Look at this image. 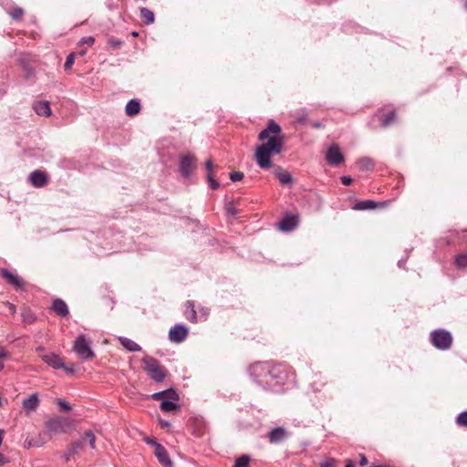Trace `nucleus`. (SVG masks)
Instances as JSON below:
<instances>
[{"mask_svg":"<svg viewBox=\"0 0 467 467\" xmlns=\"http://www.w3.org/2000/svg\"><path fill=\"white\" fill-rule=\"evenodd\" d=\"M176 400L165 399L161 402V410L165 412H172L179 409Z\"/></svg>","mask_w":467,"mask_h":467,"instance_id":"b1692460","label":"nucleus"},{"mask_svg":"<svg viewBox=\"0 0 467 467\" xmlns=\"http://www.w3.org/2000/svg\"><path fill=\"white\" fill-rule=\"evenodd\" d=\"M144 441L148 444L153 445L155 448L157 447V445H161L156 440L149 438V437L145 438Z\"/></svg>","mask_w":467,"mask_h":467,"instance_id":"a18cd8bd","label":"nucleus"},{"mask_svg":"<svg viewBox=\"0 0 467 467\" xmlns=\"http://www.w3.org/2000/svg\"><path fill=\"white\" fill-rule=\"evenodd\" d=\"M154 454L161 465L164 467H172V462L171 461L166 449L161 444L157 445Z\"/></svg>","mask_w":467,"mask_h":467,"instance_id":"ddd939ff","label":"nucleus"},{"mask_svg":"<svg viewBox=\"0 0 467 467\" xmlns=\"http://www.w3.org/2000/svg\"><path fill=\"white\" fill-rule=\"evenodd\" d=\"M144 364V370L147 374L156 382H161L166 378L165 368L160 365L159 361L150 356H146L142 358Z\"/></svg>","mask_w":467,"mask_h":467,"instance_id":"7ed1b4c3","label":"nucleus"},{"mask_svg":"<svg viewBox=\"0 0 467 467\" xmlns=\"http://www.w3.org/2000/svg\"><path fill=\"white\" fill-rule=\"evenodd\" d=\"M140 18L146 25H150L154 22V14L152 11L146 7H141L140 9Z\"/></svg>","mask_w":467,"mask_h":467,"instance_id":"a878e982","label":"nucleus"},{"mask_svg":"<svg viewBox=\"0 0 467 467\" xmlns=\"http://www.w3.org/2000/svg\"><path fill=\"white\" fill-rule=\"evenodd\" d=\"M29 181L33 186L40 188L47 182V175L43 171L36 170L30 173Z\"/></svg>","mask_w":467,"mask_h":467,"instance_id":"9b49d317","label":"nucleus"},{"mask_svg":"<svg viewBox=\"0 0 467 467\" xmlns=\"http://www.w3.org/2000/svg\"><path fill=\"white\" fill-rule=\"evenodd\" d=\"M38 406L39 399L37 393L31 394L23 401V409L27 414L36 410Z\"/></svg>","mask_w":467,"mask_h":467,"instance_id":"f3484780","label":"nucleus"},{"mask_svg":"<svg viewBox=\"0 0 467 467\" xmlns=\"http://www.w3.org/2000/svg\"><path fill=\"white\" fill-rule=\"evenodd\" d=\"M287 438V432L285 429L282 427L274 428L268 433V439L271 443H280Z\"/></svg>","mask_w":467,"mask_h":467,"instance_id":"dca6fc26","label":"nucleus"},{"mask_svg":"<svg viewBox=\"0 0 467 467\" xmlns=\"http://www.w3.org/2000/svg\"><path fill=\"white\" fill-rule=\"evenodd\" d=\"M95 41V38L93 36H85L83 38H81V40L79 41V44L80 45H84V44H88L89 46L93 45Z\"/></svg>","mask_w":467,"mask_h":467,"instance_id":"ea45409f","label":"nucleus"},{"mask_svg":"<svg viewBox=\"0 0 467 467\" xmlns=\"http://www.w3.org/2000/svg\"><path fill=\"white\" fill-rule=\"evenodd\" d=\"M51 310L61 317H66L69 314L67 305L64 300L59 298H56L52 301Z\"/></svg>","mask_w":467,"mask_h":467,"instance_id":"2eb2a0df","label":"nucleus"},{"mask_svg":"<svg viewBox=\"0 0 467 467\" xmlns=\"http://www.w3.org/2000/svg\"><path fill=\"white\" fill-rule=\"evenodd\" d=\"M196 164V159L193 155L186 154L182 155L180 158V165H179V171L182 177L189 178L194 169Z\"/></svg>","mask_w":467,"mask_h":467,"instance_id":"0eeeda50","label":"nucleus"},{"mask_svg":"<svg viewBox=\"0 0 467 467\" xmlns=\"http://www.w3.org/2000/svg\"><path fill=\"white\" fill-rule=\"evenodd\" d=\"M30 446H31V443H30V442H27V444H26V443H25V447L29 448Z\"/></svg>","mask_w":467,"mask_h":467,"instance_id":"680f3d73","label":"nucleus"},{"mask_svg":"<svg viewBox=\"0 0 467 467\" xmlns=\"http://www.w3.org/2000/svg\"><path fill=\"white\" fill-rule=\"evenodd\" d=\"M23 9L20 8V7H16L14 9V11L12 12L11 16L14 19H20L21 16H23Z\"/></svg>","mask_w":467,"mask_h":467,"instance_id":"58836bf2","label":"nucleus"},{"mask_svg":"<svg viewBox=\"0 0 467 467\" xmlns=\"http://www.w3.org/2000/svg\"><path fill=\"white\" fill-rule=\"evenodd\" d=\"M464 8L467 9V1L464 3Z\"/></svg>","mask_w":467,"mask_h":467,"instance_id":"e2e57ef3","label":"nucleus"},{"mask_svg":"<svg viewBox=\"0 0 467 467\" xmlns=\"http://www.w3.org/2000/svg\"><path fill=\"white\" fill-rule=\"evenodd\" d=\"M298 224V217L293 214H286L279 222V229L283 232H290L296 228Z\"/></svg>","mask_w":467,"mask_h":467,"instance_id":"9d476101","label":"nucleus"},{"mask_svg":"<svg viewBox=\"0 0 467 467\" xmlns=\"http://www.w3.org/2000/svg\"><path fill=\"white\" fill-rule=\"evenodd\" d=\"M321 126H322V124L319 121H317V122L313 123V127L314 128H320Z\"/></svg>","mask_w":467,"mask_h":467,"instance_id":"864d4df0","label":"nucleus"},{"mask_svg":"<svg viewBox=\"0 0 467 467\" xmlns=\"http://www.w3.org/2000/svg\"><path fill=\"white\" fill-rule=\"evenodd\" d=\"M73 350L78 354V356L84 359L88 360L94 358L95 353L90 347V342L87 339L86 336L80 334L78 336L74 342Z\"/></svg>","mask_w":467,"mask_h":467,"instance_id":"39448f33","label":"nucleus"},{"mask_svg":"<svg viewBox=\"0 0 467 467\" xmlns=\"http://www.w3.org/2000/svg\"><path fill=\"white\" fill-rule=\"evenodd\" d=\"M3 435H4V431L0 429V446L2 445V442H3Z\"/></svg>","mask_w":467,"mask_h":467,"instance_id":"5fc2aeb1","label":"nucleus"},{"mask_svg":"<svg viewBox=\"0 0 467 467\" xmlns=\"http://www.w3.org/2000/svg\"><path fill=\"white\" fill-rule=\"evenodd\" d=\"M227 211H228L229 213H231L233 215H236V213H237L236 210L234 208H233V207H229L227 209Z\"/></svg>","mask_w":467,"mask_h":467,"instance_id":"3c124183","label":"nucleus"},{"mask_svg":"<svg viewBox=\"0 0 467 467\" xmlns=\"http://www.w3.org/2000/svg\"><path fill=\"white\" fill-rule=\"evenodd\" d=\"M42 350H44V348H42V347H38V348H36V351H38V352H39V351H42Z\"/></svg>","mask_w":467,"mask_h":467,"instance_id":"bf43d9fd","label":"nucleus"},{"mask_svg":"<svg viewBox=\"0 0 467 467\" xmlns=\"http://www.w3.org/2000/svg\"><path fill=\"white\" fill-rule=\"evenodd\" d=\"M79 441H83V445L85 442H88L91 449H96V436L92 431H87L81 437Z\"/></svg>","mask_w":467,"mask_h":467,"instance_id":"bb28decb","label":"nucleus"},{"mask_svg":"<svg viewBox=\"0 0 467 467\" xmlns=\"http://www.w3.org/2000/svg\"><path fill=\"white\" fill-rule=\"evenodd\" d=\"M377 207V203L371 200L361 201L355 205L357 210H369Z\"/></svg>","mask_w":467,"mask_h":467,"instance_id":"cd10ccee","label":"nucleus"},{"mask_svg":"<svg viewBox=\"0 0 467 467\" xmlns=\"http://www.w3.org/2000/svg\"><path fill=\"white\" fill-rule=\"evenodd\" d=\"M205 168L207 169V171H209L208 173H211L213 169V163L212 161V160H208L206 162H205Z\"/></svg>","mask_w":467,"mask_h":467,"instance_id":"49530a36","label":"nucleus"},{"mask_svg":"<svg viewBox=\"0 0 467 467\" xmlns=\"http://www.w3.org/2000/svg\"><path fill=\"white\" fill-rule=\"evenodd\" d=\"M184 317L192 323L197 322V314L192 301L185 303Z\"/></svg>","mask_w":467,"mask_h":467,"instance_id":"412c9836","label":"nucleus"},{"mask_svg":"<svg viewBox=\"0 0 467 467\" xmlns=\"http://www.w3.org/2000/svg\"><path fill=\"white\" fill-rule=\"evenodd\" d=\"M359 464L365 466L368 464V459L364 454H359Z\"/></svg>","mask_w":467,"mask_h":467,"instance_id":"de8ad7c7","label":"nucleus"},{"mask_svg":"<svg viewBox=\"0 0 467 467\" xmlns=\"http://www.w3.org/2000/svg\"><path fill=\"white\" fill-rule=\"evenodd\" d=\"M357 165L361 171H369L373 168V162L369 158H362L358 162Z\"/></svg>","mask_w":467,"mask_h":467,"instance_id":"c85d7f7f","label":"nucleus"},{"mask_svg":"<svg viewBox=\"0 0 467 467\" xmlns=\"http://www.w3.org/2000/svg\"><path fill=\"white\" fill-rule=\"evenodd\" d=\"M296 121L299 124H306L307 122V114L304 110L296 112Z\"/></svg>","mask_w":467,"mask_h":467,"instance_id":"72a5a7b5","label":"nucleus"},{"mask_svg":"<svg viewBox=\"0 0 467 467\" xmlns=\"http://www.w3.org/2000/svg\"><path fill=\"white\" fill-rule=\"evenodd\" d=\"M62 369H64L65 371H67V373H73L75 371V369L73 368H68L65 365V368H61Z\"/></svg>","mask_w":467,"mask_h":467,"instance_id":"8fccbe9b","label":"nucleus"},{"mask_svg":"<svg viewBox=\"0 0 467 467\" xmlns=\"http://www.w3.org/2000/svg\"><path fill=\"white\" fill-rule=\"evenodd\" d=\"M431 344L440 350H447L451 347L452 336L446 329H435L431 333Z\"/></svg>","mask_w":467,"mask_h":467,"instance_id":"20e7f679","label":"nucleus"},{"mask_svg":"<svg viewBox=\"0 0 467 467\" xmlns=\"http://www.w3.org/2000/svg\"><path fill=\"white\" fill-rule=\"evenodd\" d=\"M71 426V420L65 417H55L46 422L47 430L51 433L66 432Z\"/></svg>","mask_w":467,"mask_h":467,"instance_id":"423d86ee","label":"nucleus"},{"mask_svg":"<svg viewBox=\"0 0 467 467\" xmlns=\"http://www.w3.org/2000/svg\"><path fill=\"white\" fill-rule=\"evenodd\" d=\"M398 265H399V266H400V267H402V265H403V262H402V260H400V261H399V263H398Z\"/></svg>","mask_w":467,"mask_h":467,"instance_id":"13d9d810","label":"nucleus"},{"mask_svg":"<svg viewBox=\"0 0 467 467\" xmlns=\"http://www.w3.org/2000/svg\"><path fill=\"white\" fill-rule=\"evenodd\" d=\"M10 462L9 458L0 452V467Z\"/></svg>","mask_w":467,"mask_h":467,"instance_id":"37998d69","label":"nucleus"},{"mask_svg":"<svg viewBox=\"0 0 467 467\" xmlns=\"http://www.w3.org/2000/svg\"><path fill=\"white\" fill-rule=\"evenodd\" d=\"M395 119V113L389 112L388 114H385L381 117L380 122L382 127H388L390 123L393 122Z\"/></svg>","mask_w":467,"mask_h":467,"instance_id":"2f4dec72","label":"nucleus"},{"mask_svg":"<svg viewBox=\"0 0 467 467\" xmlns=\"http://www.w3.org/2000/svg\"><path fill=\"white\" fill-rule=\"evenodd\" d=\"M207 181L213 190H217L220 187L219 182L213 177L212 173L207 174Z\"/></svg>","mask_w":467,"mask_h":467,"instance_id":"c9c22d12","label":"nucleus"},{"mask_svg":"<svg viewBox=\"0 0 467 467\" xmlns=\"http://www.w3.org/2000/svg\"><path fill=\"white\" fill-rule=\"evenodd\" d=\"M458 426L467 427V410L461 412L456 418Z\"/></svg>","mask_w":467,"mask_h":467,"instance_id":"473e14b6","label":"nucleus"},{"mask_svg":"<svg viewBox=\"0 0 467 467\" xmlns=\"http://www.w3.org/2000/svg\"><path fill=\"white\" fill-rule=\"evenodd\" d=\"M281 127L275 120L270 119L267 127L259 133V140H265L256 148L255 161L262 169L272 167L271 156L281 153L284 146V139L280 135Z\"/></svg>","mask_w":467,"mask_h":467,"instance_id":"f03ea898","label":"nucleus"},{"mask_svg":"<svg viewBox=\"0 0 467 467\" xmlns=\"http://www.w3.org/2000/svg\"><path fill=\"white\" fill-rule=\"evenodd\" d=\"M2 276L16 288H21L23 286L22 279H20L17 275L12 274L7 269L2 270Z\"/></svg>","mask_w":467,"mask_h":467,"instance_id":"6ab92c4d","label":"nucleus"},{"mask_svg":"<svg viewBox=\"0 0 467 467\" xmlns=\"http://www.w3.org/2000/svg\"><path fill=\"white\" fill-rule=\"evenodd\" d=\"M79 54H80L81 56H84V55L86 54V51H85V50H81V51L79 52Z\"/></svg>","mask_w":467,"mask_h":467,"instance_id":"052dcab7","label":"nucleus"},{"mask_svg":"<svg viewBox=\"0 0 467 467\" xmlns=\"http://www.w3.org/2000/svg\"><path fill=\"white\" fill-rule=\"evenodd\" d=\"M74 61H75V54L74 53H70L67 57L66 62L64 64L65 69L70 68L72 67V65L74 64Z\"/></svg>","mask_w":467,"mask_h":467,"instance_id":"e433bc0d","label":"nucleus"},{"mask_svg":"<svg viewBox=\"0 0 467 467\" xmlns=\"http://www.w3.org/2000/svg\"><path fill=\"white\" fill-rule=\"evenodd\" d=\"M56 403L62 410L70 411L72 410L71 405L68 402L65 401L64 400L57 399L56 400Z\"/></svg>","mask_w":467,"mask_h":467,"instance_id":"f704fd0d","label":"nucleus"},{"mask_svg":"<svg viewBox=\"0 0 467 467\" xmlns=\"http://www.w3.org/2000/svg\"><path fill=\"white\" fill-rule=\"evenodd\" d=\"M42 360L55 369L65 368L62 358L55 353H47L41 357Z\"/></svg>","mask_w":467,"mask_h":467,"instance_id":"f8f14e48","label":"nucleus"},{"mask_svg":"<svg viewBox=\"0 0 467 467\" xmlns=\"http://www.w3.org/2000/svg\"><path fill=\"white\" fill-rule=\"evenodd\" d=\"M275 174L279 179V182L283 185L290 184L293 182L292 175L287 171H283L281 168L275 171Z\"/></svg>","mask_w":467,"mask_h":467,"instance_id":"393cba45","label":"nucleus"},{"mask_svg":"<svg viewBox=\"0 0 467 467\" xmlns=\"http://www.w3.org/2000/svg\"><path fill=\"white\" fill-rule=\"evenodd\" d=\"M119 341L121 344V346L125 348L128 351L138 352L141 350V348L139 344H137L136 342L128 337H119Z\"/></svg>","mask_w":467,"mask_h":467,"instance_id":"aec40b11","label":"nucleus"},{"mask_svg":"<svg viewBox=\"0 0 467 467\" xmlns=\"http://www.w3.org/2000/svg\"><path fill=\"white\" fill-rule=\"evenodd\" d=\"M33 109L35 112L41 117H49L52 114L50 104L47 100L34 102Z\"/></svg>","mask_w":467,"mask_h":467,"instance_id":"4468645a","label":"nucleus"},{"mask_svg":"<svg viewBox=\"0 0 467 467\" xmlns=\"http://www.w3.org/2000/svg\"><path fill=\"white\" fill-rule=\"evenodd\" d=\"M107 6H108L109 8H112L111 1H109V2L107 3Z\"/></svg>","mask_w":467,"mask_h":467,"instance_id":"4d7b16f0","label":"nucleus"},{"mask_svg":"<svg viewBox=\"0 0 467 467\" xmlns=\"http://www.w3.org/2000/svg\"><path fill=\"white\" fill-rule=\"evenodd\" d=\"M162 398H167L171 400H178V394L173 389H166L162 391H159L152 394V399L155 400H159Z\"/></svg>","mask_w":467,"mask_h":467,"instance_id":"5701e85b","label":"nucleus"},{"mask_svg":"<svg viewBox=\"0 0 467 467\" xmlns=\"http://www.w3.org/2000/svg\"><path fill=\"white\" fill-rule=\"evenodd\" d=\"M249 374L258 386L274 392H279L285 383L294 379V375L285 365L270 362L251 365Z\"/></svg>","mask_w":467,"mask_h":467,"instance_id":"f257e3e1","label":"nucleus"},{"mask_svg":"<svg viewBox=\"0 0 467 467\" xmlns=\"http://www.w3.org/2000/svg\"><path fill=\"white\" fill-rule=\"evenodd\" d=\"M352 178L350 176H342L341 177V182L344 184V185H350L351 182H352Z\"/></svg>","mask_w":467,"mask_h":467,"instance_id":"c03bdc74","label":"nucleus"},{"mask_svg":"<svg viewBox=\"0 0 467 467\" xmlns=\"http://www.w3.org/2000/svg\"><path fill=\"white\" fill-rule=\"evenodd\" d=\"M320 467H336L335 460L334 459H328L326 462H322Z\"/></svg>","mask_w":467,"mask_h":467,"instance_id":"79ce46f5","label":"nucleus"},{"mask_svg":"<svg viewBox=\"0 0 467 467\" xmlns=\"http://www.w3.org/2000/svg\"><path fill=\"white\" fill-rule=\"evenodd\" d=\"M345 467H355V462L351 460H348L345 465Z\"/></svg>","mask_w":467,"mask_h":467,"instance_id":"603ef678","label":"nucleus"},{"mask_svg":"<svg viewBox=\"0 0 467 467\" xmlns=\"http://www.w3.org/2000/svg\"><path fill=\"white\" fill-rule=\"evenodd\" d=\"M328 164L338 166L344 161V156L337 145H331L326 154Z\"/></svg>","mask_w":467,"mask_h":467,"instance_id":"1a4fd4ad","label":"nucleus"},{"mask_svg":"<svg viewBox=\"0 0 467 467\" xmlns=\"http://www.w3.org/2000/svg\"><path fill=\"white\" fill-rule=\"evenodd\" d=\"M250 456L244 454L235 460L234 467H249Z\"/></svg>","mask_w":467,"mask_h":467,"instance_id":"7c9ffc66","label":"nucleus"},{"mask_svg":"<svg viewBox=\"0 0 467 467\" xmlns=\"http://www.w3.org/2000/svg\"><path fill=\"white\" fill-rule=\"evenodd\" d=\"M189 334L188 327L182 324H176L171 327L169 332V338L171 342L182 343Z\"/></svg>","mask_w":467,"mask_h":467,"instance_id":"6e6552de","label":"nucleus"},{"mask_svg":"<svg viewBox=\"0 0 467 467\" xmlns=\"http://www.w3.org/2000/svg\"><path fill=\"white\" fill-rule=\"evenodd\" d=\"M244 178V173L241 171H233L230 173V179L232 182H240Z\"/></svg>","mask_w":467,"mask_h":467,"instance_id":"4c0bfd02","label":"nucleus"},{"mask_svg":"<svg viewBox=\"0 0 467 467\" xmlns=\"http://www.w3.org/2000/svg\"><path fill=\"white\" fill-rule=\"evenodd\" d=\"M5 304L8 306L11 314L14 315L16 313V308L15 305L10 303V302H6Z\"/></svg>","mask_w":467,"mask_h":467,"instance_id":"09e8293b","label":"nucleus"},{"mask_svg":"<svg viewBox=\"0 0 467 467\" xmlns=\"http://www.w3.org/2000/svg\"><path fill=\"white\" fill-rule=\"evenodd\" d=\"M161 423L163 427H168L170 425V423L168 421H164V420H162Z\"/></svg>","mask_w":467,"mask_h":467,"instance_id":"6e6d98bb","label":"nucleus"},{"mask_svg":"<svg viewBox=\"0 0 467 467\" xmlns=\"http://www.w3.org/2000/svg\"><path fill=\"white\" fill-rule=\"evenodd\" d=\"M454 265L459 269L467 267V254H461L456 256Z\"/></svg>","mask_w":467,"mask_h":467,"instance_id":"c756f323","label":"nucleus"},{"mask_svg":"<svg viewBox=\"0 0 467 467\" xmlns=\"http://www.w3.org/2000/svg\"><path fill=\"white\" fill-rule=\"evenodd\" d=\"M83 447V441H78L75 442H72L65 451L63 458L66 462H68L70 460V457L77 454L78 451Z\"/></svg>","mask_w":467,"mask_h":467,"instance_id":"a211bd4d","label":"nucleus"},{"mask_svg":"<svg viewBox=\"0 0 467 467\" xmlns=\"http://www.w3.org/2000/svg\"><path fill=\"white\" fill-rule=\"evenodd\" d=\"M140 103L136 99H130L125 107V112L130 117L137 115L140 112Z\"/></svg>","mask_w":467,"mask_h":467,"instance_id":"4be33fe9","label":"nucleus"},{"mask_svg":"<svg viewBox=\"0 0 467 467\" xmlns=\"http://www.w3.org/2000/svg\"><path fill=\"white\" fill-rule=\"evenodd\" d=\"M8 355L7 351L0 347V358H5ZM4 368V363L0 360V371Z\"/></svg>","mask_w":467,"mask_h":467,"instance_id":"a19ab883","label":"nucleus"}]
</instances>
